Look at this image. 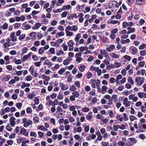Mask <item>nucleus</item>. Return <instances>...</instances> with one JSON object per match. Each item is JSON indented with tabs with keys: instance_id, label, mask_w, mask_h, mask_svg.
Returning a JSON list of instances; mask_svg holds the SVG:
<instances>
[{
	"instance_id": "obj_1",
	"label": "nucleus",
	"mask_w": 146,
	"mask_h": 146,
	"mask_svg": "<svg viewBox=\"0 0 146 146\" xmlns=\"http://www.w3.org/2000/svg\"><path fill=\"white\" fill-rule=\"evenodd\" d=\"M20 133L21 134L25 135L27 137L28 136L29 132H27V130L23 127L21 129Z\"/></svg>"
},
{
	"instance_id": "obj_2",
	"label": "nucleus",
	"mask_w": 146,
	"mask_h": 146,
	"mask_svg": "<svg viewBox=\"0 0 146 146\" xmlns=\"http://www.w3.org/2000/svg\"><path fill=\"white\" fill-rule=\"evenodd\" d=\"M100 53L102 55H105V57L107 58L108 60H110V58L109 56V54L105 50H101L100 51Z\"/></svg>"
},
{
	"instance_id": "obj_3",
	"label": "nucleus",
	"mask_w": 146,
	"mask_h": 146,
	"mask_svg": "<svg viewBox=\"0 0 146 146\" xmlns=\"http://www.w3.org/2000/svg\"><path fill=\"white\" fill-rule=\"evenodd\" d=\"M15 32L12 33L10 35V37L11 40L13 42L17 41V39L16 37L15 36Z\"/></svg>"
},
{
	"instance_id": "obj_4",
	"label": "nucleus",
	"mask_w": 146,
	"mask_h": 146,
	"mask_svg": "<svg viewBox=\"0 0 146 146\" xmlns=\"http://www.w3.org/2000/svg\"><path fill=\"white\" fill-rule=\"evenodd\" d=\"M15 118L14 117H12L9 119V121L10 122V124L12 127L14 126L16 122L15 121Z\"/></svg>"
},
{
	"instance_id": "obj_5",
	"label": "nucleus",
	"mask_w": 146,
	"mask_h": 146,
	"mask_svg": "<svg viewBox=\"0 0 146 146\" xmlns=\"http://www.w3.org/2000/svg\"><path fill=\"white\" fill-rule=\"evenodd\" d=\"M60 86L61 87V89L62 90H67L68 88L67 85H64L62 83L60 82L59 83Z\"/></svg>"
},
{
	"instance_id": "obj_6",
	"label": "nucleus",
	"mask_w": 146,
	"mask_h": 146,
	"mask_svg": "<svg viewBox=\"0 0 146 146\" xmlns=\"http://www.w3.org/2000/svg\"><path fill=\"white\" fill-rule=\"evenodd\" d=\"M138 95L140 98H146V94L144 92H139L138 93Z\"/></svg>"
},
{
	"instance_id": "obj_7",
	"label": "nucleus",
	"mask_w": 146,
	"mask_h": 146,
	"mask_svg": "<svg viewBox=\"0 0 146 146\" xmlns=\"http://www.w3.org/2000/svg\"><path fill=\"white\" fill-rule=\"evenodd\" d=\"M144 1L143 0H136V4L138 5H142L144 4Z\"/></svg>"
},
{
	"instance_id": "obj_8",
	"label": "nucleus",
	"mask_w": 146,
	"mask_h": 146,
	"mask_svg": "<svg viewBox=\"0 0 146 146\" xmlns=\"http://www.w3.org/2000/svg\"><path fill=\"white\" fill-rule=\"evenodd\" d=\"M29 35L31 36V38L33 40H34L36 37V33L35 32H33L29 34Z\"/></svg>"
},
{
	"instance_id": "obj_9",
	"label": "nucleus",
	"mask_w": 146,
	"mask_h": 146,
	"mask_svg": "<svg viewBox=\"0 0 146 146\" xmlns=\"http://www.w3.org/2000/svg\"><path fill=\"white\" fill-rule=\"evenodd\" d=\"M22 26L25 27V29L26 30L29 29L31 28L30 25L27 24L26 22L22 24Z\"/></svg>"
},
{
	"instance_id": "obj_10",
	"label": "nucleus",
	"mask_w": 146,
	"mask_h": 146,
	"mask_svg": "<svg viewBox=\"0 0 146 146\" xmlns=\"http://www.w3.org/2000/svg\"><path fill=\"white\" fill-rule=\"evenodd\" d=\"M41 24L40 23H36L34 26L32 28L33 29H37L41 26Z\"/></svg>"
},
{
	"instance_id": "obj_11",
	"label": "nucleus",
	"mask_w": 146,
	"mask_h": 146,
	"mask_svg": "<svg viewBox=\"0 0 146 146\" xmlns=\"http://www.w3.org/2000/svg\"><path fill=\"white\" fill-rule=\"evenodd\" d=\"M32 121L29 120V121H27L25 123L23 126L25 127H27L29 126V125H32Z\"/></svg>"
},
{
	"instance_id": "obj_12",
	"label": "nucleus",
	"mask_w": 146,
	"mask_h": 146,
	"mask_svg": "<svg viewBox=\"0 0 146 146\" xmlns=\"http://www.w3.org/2000/svg\"><path fill=\"white\" fill-rule=\"evenodd\" d=\"M107 87L105 86H103L102 88L101 93L102 94H104L107 92Z\"/></svg>"
},
{
	"instance_id": "obj_13",
	"label": "nucleus",
	"mask_w": 146,
	"mask_h": 146,
	"mask_svg": "<svg viewBox=\"0 0 146 146\" xmlns=\"http://www.w3.org/2000/svg\"><path fill=\"white\" fill-rule=\"evenodd\" d=\"M128 139L131 141V144H132V146L137 142V140L135 138H129Z\"/></svg>"
},
{
	"instance_id": "obj_14",
	"label": "nucleus",
	"mask_w": 146,
	"mask_h": 146,
	"mask_svg": "<svg viewBox=\"0 0 146 146\" xmlns=\"http://www.w3.org/2000/svg\"><path fill=\"white\" fill-rule=\"evenodd\" d=\"M117 3V1H112L111 2L109 3V7L110 8H112V7H114L115 5L116 4V3Z\"/></svg>"
},
{
	"instance_id": "obj_15",
	"label": "nucleus",
	"mask_w": 146,
	"mask_h": 146,
	"mask_svg": "<svg viewBox=\"0 0 146 146\" xmlns=\"http://www.w3.org/2000/svg\"><path fill=\"white\" fill-rule=\"evenodd\" d=\"M45 104L49 107H50L51 105L54 106V105L53 102H52L51 100H49L48 102H46L45 103Z\"/></svg>"
},
{
	"instance_id": "obj_16",
	"label": "nucleus",
	"mask_w": 146,
	"mask_h": 146,
	"mask_svg": "<svg viewBox=\"0 0 146 146\" xmlns=\"http://www.w3.org/2000/svg\"><path fill=\"white\" fill-rule=\"evenodd\" d=\"M66 68H61L58 72V74L60 75H62L63 74V73L64 72L66 71Z\"/></svg>"
},
{
	"instance_id": "obj_17",
	"label": "nucleus",
	"mask_w": 146,
	"mask_h": 146,
	"mask_svg": "<svg viewBox=\"0 0 146 146\" xmlns=\"http://www.w3.org/2000/svg\"><path fill=\"white\" fill-rule=\"evenodd\" d=\"M75 13L72 14H69L68 15L67 19L70 20L71 19H73L74 17Z\"/></svg>"
},
{
	"instance_id": "obj_18",
	"label": "nucleus",
	"mask_w": 146,
	"mask_h": 146,
	"mask_svg": "<svg viewBox=\"0 0 146 146\" xmlns=\"http://www.w3.org/2000/svg\"><path fill=\"white\" fill-rule=\"evenodd\" d=\"M38 129L39 130H42L44 131H46L47 130V129L43 125L38 126Z\"/></svg>"
},
{
	"instance_id": "obj_19",
	"label": "nucleus",
	"mask_w": 146,
	"mask_h": 146,
	"mask_svg": "<svg viewBox=\"0 0 146 146\" xmlns=\"http://www.w3.org/2000/svg\"><path fill=\"white\" fill-rule=\"evenodd\" d=\"M44 64L48 65L49 67H50L52 65L51 62L50 61H49L48 60H47L44 61Z\"/></svg>"
},
{
	"instance_id": "obj_20",
	"label": "nucleus",
	"mask_w": 146,
	"mask_h": 146,
	"mask_svg": "<svg viewBox=\"0 0 146 146\" xmlns=\"http://www.w3.org/2000/svg\"><path fill=\"white\" fill-rule=\"evenodd\" d=\"M132 54L135 55L137 52L138 51L137 49L135 47L131 49Z\"/></svg>"
},
{
	"instance_id": "obj_21",
	"label": "nucleus",
	"mask_w": 146,
	"mask_h": 146,
	"mask_svg": "<svg viewBox=\"0 0 146 146\" xmlns=\"http://www.w3.org/2000/svg\"><path fill=\"white\" fill-rule=\"evenodd\" d=\"M92 112H90L86 116L87 119L88 120H91L92 118Z\"/></svg>"
},
{
	"instance_id": "obj_22",
	"label": "nucleus",
	"mask_w": 146,
	"mask_h": 146,
	"mask_svg": "<svg viewBox=\"0 0 146 146\" xmlns=\"http://www.w3.org/2000/svg\"><path fill=\"white\" fill-rule=\"evenodd\" d=\"M144 78L143 77H140L139 81L140 82L138 84V86H141L144 83Z\"/></svg>"
},
{
	"instance_id": "obj_23",
	"label": "nucleus",
	"mask_w": 146,
	"mask_h": 146,
	"mask_svg": "<svg viewBox=\"0 0 146 146\" xmlns=\"http://www.w3.org/2000/svg\"><path fill=\"white\" fill-rule=\"evenodd\" d=\"M34 66L33 65H31L30 67V68L29 69V71L31 73V74L32 76L33 75V72H34Z\"/></svg>"
},
{
	"instance_id": "obj_24",
	"label": "nucleus",
	"mask_w": 146,
	"mask_h": 146,
	"mask_svg": "<svg viewBox=\"0 0 146 146\" xmlns=\"http://www.w3.org/2000/svg\"><path fill=\"white\" fill-rule=\"evenodd\" d=\"M130 42L129 39H127L125 40L121 39V43L122 44H124L126 43H129Z\"/></svg>"
},
{
	"instance_id": "obj_25",
	"label": "nucleus",
	"mask_w": 146,
	"mask_h": 146,
	"mask_svg": "<svg viewBox=\"0 0 146 146\" xmlns=\"http://www.w3.org/2000/svg\"><path fill=\"white\" fill-rule=\"evenodd\" d=\"M71 7V6L70 5H64L63 7L62 10L64 11L66 9H69Z\"/></svg>"
},
{
	"instance_id": "obj_26",
	"label": "nucleus",
	"mask_w": 146,
	"mask_h": 146,
	"mask_svg": "<svg viewBox=\"0 0 146 146\" xmlns=\"http://www.w3.org/2000/svg\"><path fill=\"white\" fill-rule=\"evenodd\" d=\"M63 111L62 109L60 106H58L57 109V111H56V113L57 114H59V112H62Z\"/></svg>"
},
{
	"instance_id": "obj_27",
	"label": "nucleus",
	"mask_w": 146,
	"mask_h": 146,
	"mask_svg": "<svg viewBox=\"0 0 146 146\" xmlns=\"http://www.w3.org/2000/svg\"><path fill=\"white\" fill-rule=\"evenodd\" d=\"M72 94L76 98H78L80 95L79 93L77 91L73 92Z\"/></svg>"
},
{
	"instance_id": "obj_28",
	"label": "nucleus",
	"mask_w": 146,
	"mask_h": 146,
	"mask_svg": "<svg viewBox=\"0 0 146 146\" xmlns=\"http://www.w3.org/2000/svg\"><path fill=\"white\" fill-rule=\"evenodd\" d=\"M66 34L67 36H72L73 35V33L70 31H66Z\"/></svg>"
},
{
	"instance_id": "obj_29",
	"label": "nucleus",
	"mask_w": 146,
	"mask_h": 146,
	"mask_svg": "<svg viewBox=\"0 0 146 146\" xmlns=\"http://www.w3.org/2000/svg\"><path fill=\"white\" fill-rule=\"evenodd\" d=\"M64 33L63 32H60L58 33L56 35V38L59 37L60 36H64Z\"/></svg>"
},
{
	"instance_id": "obj_30",
	"label": "nucleus",
	"mask_w": 146,
	"mask_h": 146,
	"mask_svg": "<svg viewBox=\"0 0 146 146\" xmlns=\"http://www.w3.org/2000/svg\"><path fill=\"white\" fill-rule=\"evenodd\" d=\"M80 33L78 34L75 38V40L76 41L78 42L80 37Z\"/></svg>"
},
{
	"instance_id": "obj_31",
	"label": "nucleus",
	"mask_w": 146,
	"mask_h": 146,
	"mask_svg": "<svg viewBox=\"0 0 146 146\" xmlns=\"http://www.w3.org/2000/svg\"><path fill=\"white\" fill-rule=\"evenodd\" d=\"M116 118L120 121H122L123 119V117L120 115H117L116 117Z\"/></svg>"
},
{
	"instance_id": "obj_32",
	"label": "nucleus",
	"mask_w": 146,
	"mask_h": 146,
	"mask_svg": "<svg viewBox=\"0 0 146 146\" xmlns=\"http://www.w3.org/2000/svg\"><path fill=\"white\" fill-rule=\"evenodd\" d=\"M145 48H146V44L145 43H143L142 45H140L139 47V50L143 49Z\"/></svg>"
},
{
	"instance_id": "obj_33",
	"label": "nucleus",
	"mask_w": 146,
	"mask_h": 146,
	"mask_svg": "<svg viewBox=\"0 0 146 146\" xmlns=\"http://www.w3.org/2000/svg\"><path fill=\"white\" fill-rule=\"evenodd\" d=\"M129 119L130 121H133L134 120H137V118L136 117L133 115H131L129 116Z\"/></svg>"
},
{
	"instance_id": "obj_34",
	"label": "nucleus",
	"mask_w": 146,
	"mask_h": 146,
	"mask_svg": "<svg viewBox=\"0 0 146 146\" xmlns=\"http://www.w3.org/2000/svg\"><path fill=\"white\" fill-rule=\"evenodd\" d=\"M35 96V94H29L28 97V98L30 99H31L33 98H34Z\"/></svg>"
},
{
	"instance_id": "obj_35",
	"label": "nucleus",
	"mask_w": 146,
	"mask_h": 146,
	"mask_svg": "<svg viewBox=\"0 0 146 146\" xmlns=\"http://www.w3.org/2000/svg\"><path fill=\"white\" fill-rule=\"evenodd\" d=\"M145 64V61H141L139 62L138 64V66L139 67H143Z\"/></svg>"
},
{
	"instance_id": "obj_36",
	"label": "nucleus",
	"mask_w": 146,
	"mask_h": 146,
	"mask_svg": "<svg viewBox=\"0 0 146 146\" xmlns=\"http://www.w3.org/2000/svg\"><path fill=\"white\" fill-rule=\"evenodd\" d=\"M44 51L45 50L42 47H41L38 50V53L40 54H42L44 52Z\"/></svg>"
},
{
	"instance_id": "obj_37",
	"label": "nucleus",
	"mask_w": 146,
	"mask_h": 146,
	"mask_svg": "<svg viewBox=\"0 0 146 146\" xmlns=\"http://www.w3.org/2000/svg\"><path fill=\"white\" fill-rule=\"evenodd\" d=\"M68 45L70 48L72 47L73 45V41L72 40H70L68 43Z\"/></svg>"
},
{
	"instance_id": "obj_38",
	"label": "nucleus",
	"mask_w": 146,
	"mask_h": 146,
	"mask_svg": "<svg viewBox=\"0 0 146 146\" xmlns=\"http://www.w3.org/2000/svg\"><path fill=\"white\" fill-rule=\"evenodd\" d=\"M10 78V75H7L5 77H4L3 78V80L5 81H7L9 80Z\"/></svg>"
},
{
	"instance_id": "obj_39",
	"label": "nucleus",
	"mask_w": 146,
	"mask_h": 146,
	"mask_svg": "<svg viewBox=\"0 0 146 146\" xmlns=\"http://www.w3.org/2000/svg\"><path fill=\"white\" fill-rule=\"evenodd\" d=\"M128 81L129 82H130L132 85H133L134 84V81L132 78L130 77H129L128 78Z\"/></svg>"
},
{
	"instance_id": "obj_40",
	"label": "nucleus",
	"mask_w": 146,
	"mask_h": 146,
	"mask_svg": "<svg viewBox=\"0 0 146 146\" xmlns=\"http://www.w3.org/2000/svg\"><path fill=\"white\" fill-rule=\"evenodd\" d=\"M72 31H74L75 32H76L78 29L77 27L75 25H73L72 26Z\"/></svg>"
},
{
	"instance_id": "obj_41",
	"label": "nucleus",
	"mask_w": 146,
	"mask_h": 146,
	"mask_svg": "<svg viewBox=\"0 0 146 146\" xmlns=\"http://www.w3.org/2000/svg\"><path fill=\"white\" fill-rule=\"evenodd\" d=\"M140 53L141 56H144L146 54V51L145 50H141L140 51Z\"/></svg>"
},
{
	"instance_id": "obj_42",
	"label": "nucleus",
	"mask_w": 146,
	"mask_h": 146,
	"mask_svg": "<svg viewBox=\"0 0 146 146\" xmlns=\"http://www.w3.org/2000/svg\"><path fill=\"white\" fill-rule=\"evenodd\" d=\"M98 68V67H96L93 66H92L90 68V70L92 71H96Z\"/></svg>"
},
{
	"instance_id": "obj_43",
	"label": "nucleus",
	"mask_w": 146,
	"mask_h": 146,
	"mask_svg": "<svg viewBox=\"0 0 146 146\" xmlns=\"http://www.w3.org/2000/svg\"><path fill=\"white\" fill-rule=\"evenodd\" d=\"M70 63V60L66 59L64 60L63 62V64L65 65H67L69 64Z\"/></svg>"
},
{
	"instance_id": "obj_44",
	"label": "nucleus",
	"mask_w": 146,
	"mask_h": 146,
	"mask_svg": "<svg viewBox=\"0 0 146 146\" xmlns=\"http://www.w3.org/2000/svg\"><path fill=\"white\" fill-rule=\"evenodd\" d=\"M125 143L121 141H119L117 144L119 146H124L125 145Z\"/></svg>"
},
{
	"instance_id": "obj_45",
	"label": "nucleus",
	"mask_w": 146,
	"mask_h": 146,
	"mask_svg": "<svg viewBox=\"0 0 146 146\" xmlns=\"http://www.w3.org/2000/svg\"><path fill=\"white\" fill-rule=\"evenodd\" d=\"M76 89V88L74 85L71 86L70 88V90L72 91H75Z\"/></svg>"
},
{
	"instance_id": "obj_46",
	"label": "nucleus",
	"mask_w": 146,
	"mask_h": 146,
	"mask_svg": "<svg viewBox=\"0 0 146 146\" xmlns=\"http://www.w3.org/2000/svg\"><path fill=\"white\" fill-rule=\"evenodd\" d=\"M134 1L135 0H128V4L129 6H131Z\"/></svg>"
},
{
	"instance_id": "obj_47",
	"label": "nucleus",
	"mask_w": 146,
	"mask_h": 146,
	"mask_svg": "<svg viewBox=\"0 0 146 146\" xmlns=\"http://www.w3.org/2000/svg\"><path fill=\"white\" fill-rule=\"evenodd\" d=\"M33 120L35 123H37L39 121V118L38 117L36 116L33 118Z\"/></svg>"
},
{
	"instance_id": "obj_48",
	"label": "nucleus",
	"mask_w": 146,
	"mask_h": 146,
	"mask_svg": "<svg viewBox=\"0 0 146 146\" xmlns=\"http://www.w3.org/2000/svg\"><path fill=\"white\" fill-rule=\"evenodd\" d=\"M124 58L125 59L127 60L128 61H130L131 59V57L127 55H125L124 56Z\"/></svg>"
},
{
	"instance_id": "obj_49",
	"label": "nucleus",
	"mask_w": 146,
	"mask_h": 146,
	"mask_svg": "<svg viewBox=\"0 0 146 146\" xmlns=\"http://www.w3.org/2000/svg\"><path fill=\"white\" fill-rule=\"evenodd\" d=\"M122 26L123 28H125L127 26H128V23L126 22H124L122 24Z\"/></svg>"
},
{
	"instance_id": "obj_50",
	"label": "nucleus",
	"mask_w": 146,
	"mask_h": 146,
	"mask_svg": "<svg viewBox=\"0 0 146 146\" xmlns=\"http://www.w3.org/2000/svg\"><path fill=\"white\" fill-rule=\"evenodd\" d=\"M32 79V77L30 75H29L27 76L25 79V80H26L27 81H31Z\"/></svg>"
},
{
	"instance_id": "obj_51",
	"label": "nucleus",
	"mask_w": 146,
	"mask_h": 146,
	"mask_svg": "<svg viewBox=\"0 0 146 146\" xmlns=\"http://www.w3.org/2000/svg\"><path fill=\"white\" fill-rule=\"evenodd\" d=\"M62 47L63 48V49L64 51H66L67 50L68 47L67 45H66L65 43H63L62 45Z\"/></svg>"
},
{
	"instance_id": "obj_52",
	"label": "nucleus",
	"mask_w": 146,
	"mask_h": 146,
	"mask_svg": "<svg viewBox=\"0 0 146 146\" xmlns=\"http://www.w3.org/2000/svg\"><path fill=\"white\" fill-rule=\"evenodd\" d=\"M8 26V24L7 23H5L2 26V28L3 30H5L7 29Z\"/></svg>"
},
{
	"instance_id": "obj_53",
	"label": "nucleus",
	"mask_w": 146,
	"mask_h": 146,
	"mask_svg": "<svg viewBox=\"0 0 146 146\" xmlns=\"http://www.w3.org/2000/svg\"><path fill=\"white\" fill-rule=\"evenodd\" d=\"M48 22V19L46 18L44 19L42 21V23L43 24H44V23H45L46 24H47Z\"/></svg>"
},
{
	"instance_id": "obj_54",
	"label": "nucleus",
	"mask_w": 146,
	"mask_h": 146,
	"mask_svg": "<svg viewBox=\"0 0 146 146\" xmlns=\"http://www.w3.org/2000/svg\"><path fill=\"white\" fill-rule=\"evenodd\" d=\"M112 99H113V101L114 102H117V96L116 95H113L112 96Z\"/></svg>"
},
{
	"instance_id": "obj_55",
	"label": "nucleus",
	"mask_w": 146,
	"mask_h": 146,
	"mask_svg": "<svg viewBox=\"0 0 146 146\" xmlns=\"http://www.w3.org/2000/svg\"><path fill=\"white\" fill-rule=\"evenodd\" d=\"M26 111L27 113H31L32 112L31 108L30 107L27 108L26 110Z\"/></svg>"
},
{
	"instance_id": "obj_56",
	"label": "nucleus",
	"mask_w": 146,
	"mask_h": 146,
	"mask_svg": "<svg viewBox=\"0 0 146 146\" xmlns=\"http://www.w3.org/2000/svg\"><path fill=\"white\" fill-rule=\"evenodd\" d=\"M7 129L9 131H12L13 129L9 125V124L7 125L6 127Z\"/></svg>"
},
{
	"instance_id": "obj_57",
	"label": "nucleus",
	"mask_w": 146,
	"mask_h": 146,
	"mask_svg": "<svg viewBox=\"0 0 146 146\" xmlns=\"http://www.w3.org/2000/svg\"><path fill=\"white\" fill-rule=\"evenodd\" d=\"M85 7V5H82L81 6H79L78 9H77L79 11H81V10L84 9Z\"/></svg>"
},
{
	"instance_id": "obj_58",
	"label": "nucleus",
	"mask_w": 146,
	"mask_h": 146,
	"mask_svg": "<svg viewBox=\"0 0 146 146\" xmlns=\"http://www.w3.org/2000/svg\"><path fill=\"white\" fill-rule=\"evenodd\" d=\"M23 104L21 103H18L16 104V106L19 109L22 106Z\"/></svg>"
},
{
	"instance_id": "obj_59",
	"label": "nucleus",
	"mask_w": 146,
	"mask_h": 146,
	"mask_svg": "<svg viewBox=\"0 0 146 146\" xmlns=\"http://www.w3.org/2000/svg\"><path fill=\"white\" fill-rule=\"evenodd\" d=\"M108 121L109 119H108L106 118L104 119V118H103L101 121L103 123L106 124L108 122Z\"/></svg>"
},
{
	"instance_id": "obj_60",
	"label": "nucleus",
	"mask_w": 146,
	"mask_h": 146,
	"mask_svg": "<svg viewBox=\"0 0 146 146\" xmlns=\"http://www.w3.org/2000/svg\"><path fill=\"white\" fill-rule=\"evenodd\" d=\"M67 14V12L66 11H65L62 13L61 16L62 17H65L66 16Z\"/></svg>"
},
{
	"instance_id": "obj_61",
	"label": "nucleus",
	"mask_w": 146,
	"mask_h": 146,
	"mask_svg": "<svg viewBox=\"0 0 146 146\" xmlns=\"http://www.w3.org/2000/svg\"><path fill=\"white\" fill-rule=\"evenodd\" d=\"M33 59L34 61H37L38 60L39 58L36 55H35L33 56Z\"/></svg>"
},
{
	"instance_id": "obj_62",
	"label": "nucleus",
	"mask_w": 146,
	"mask_h": 146,
	"mask_svg": "<svg viewBox=\"0 0 146 146\" xmlns=\"http://www.w3.org/2000/svg\"><path fill=\"white\" fill-rule=\"evenodd\" d=\"M141 111L143 113L146 112V108L144 106H142L141 107Z\"/></svg>"
},
{
	"instance_id": "obj_63",
	"label": "nucleus",
	"mask_w": 146,
	"mask_h": 146,
	"mask_svg": "<svg viewBox=\"0 0 146 146\" xmlns=\"http://www.w3.org/2000/svg\"><path fill=\"white\" fill-rule=\"evenodd\" d=\"M38 134L39 137L40 138L44 136V133L40 131L38 132Z\"/></svg>"
},
{
	"instance_id": "obj_64",
	"label": "nucleus",
	"mask_w": 146,
	"mask_h": 146,
	"mask_svg": "<svg viewBox=\"0 0 146 146\" xmlns=\"http://www.w3.org/2000/svg\"><path fill=\"white\" fill-rule=\"evenodd\" d=\"M85 67L84 66H81L79 68V70L82 72H83L84 71Z\"/></svg>"
}]
</instances>
